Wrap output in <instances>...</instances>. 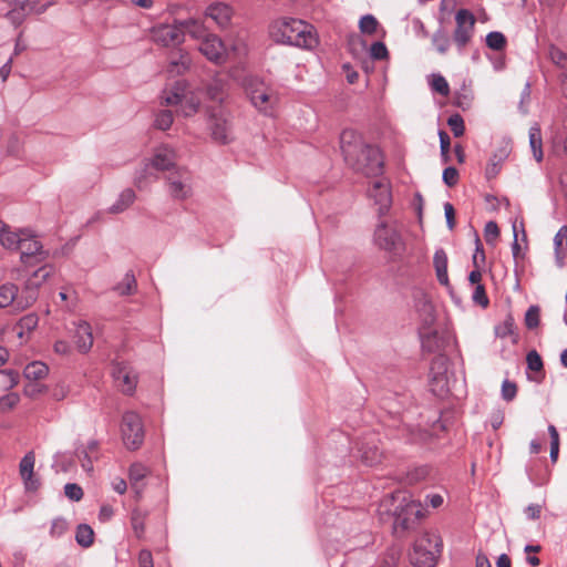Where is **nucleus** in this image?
I'll use <instances>...</instances> for the list:
<instances>
[{
    "label": "nucleus",
    "instance_id": "6e6d98bb",
    "mask_svg": "<svg viewBox=\"0 0 567 567\" xmlns=\"http://www.w3.org/2000/svg\"><path fill=\"white\" fill-rule=\"evenodd\" d=\"M20 401V396L16 392H10L0 398V411L6 412L13 409Z\"/></svg>",
    "mask_w": 567,
    "mask_h": 567
},
{
    "label": "nucleus",
    "instance_id": "e2e57ef3",
    "mask_svg": "<svg viewBox=\"0 0 567 567\" xmlns=\"http://www.w3.org/2000/svg\"><path fill=\"white\" fill-rule=\"evenodd\" d=\"M502 398L506 402H511L515 399L517 394V386L514 382H511L509 380H504L502 383Z\"/></svg>",
    "mask_w": 567,
    "mask_h": 567
},
{
    "label": "nucleus",
    "instance_id": "ddd939ff",
    "mask_svg": "<svg viewBox=\"0 0 567 567\" xmlns=\"http://www.w3.org/2000/svg\"><path fill=\"white\" fill-rule=\"evenodd\" d=\"M152 39L163 47H175L184 41V30L179 21L174 24H161L152 29Z\"/></svg>",
    "mask_w": 567,
    "mask_h": 567
},
{
    "label": "nucleus",
    "instance_id": "c756f323",
    "mask_svg": "<svg viewBox=\"0 0 567 567\" xmlns=\"http://www.w3.org/2000/svg\"><path fill=\"white\" fill-rule=\"evenodd\" d=\"M433 266L435 269L437 281L443 286H447V255L443 248H439L435 250L433 256Z\"/></svg>",
    "mask_w": 567,
    "mask_h": 567
},
{
    "label": "nucleus",
    "instance_id": "864d4df0",
    "mask_svg": "<svg viewBox=\"0 0 567 567\" xmlns=\"http://www.w3.org/2000/svg\"><path fill=\"white\" fill-rule=\"evenodd\" d=\"M472 300L475 305H478L482 308H486L488 306L489 300L483 285H476L474 287L472 292Z\"/></svg>",
    "mask_w": 567,
    "mask_h": 567
},
{
    "label": "nucleus",
    "instance_id": "79ce46f5",
    "mask_svg": "<svg viewBox=\"0 0 567 567\" xmlns=\"http://www.w3.org/2000/svg\"><path fill=\"white\" fill-rule=\"evenodd\" d=\"M205 94L212 101L221 102L224 100V84L220 80L214 79L205 89Z\"/></svg>",
    "mask_w": 567,
    "mask_h": 567
},
{
    "label": "nucleus",
    "instance_id": "412c9836",
    "mask_svg": "<svg viewBox=\"0 0 567 567\" xmlns=\"http://www.w3.org/2000/svg\"><path fill=\"white\" fill-rule=\"evenodd\" d=\"M189 91V85L184 80H177L174 83L167 84L161 93L162 105H178L183 102L186 93Z\"/></svg>",
    "mask_w": 567,
    "mask_h": 567
},
{
    "label": "nucleus",
    "instance_id": "f03ea898",
    "mask_svg": "<svg viewBox=\"0 0 567 567\" xmlns=\"http://www.w3.org/2000/svg\"><path fill=\"white\" fill-rule=\"evenodd\" d=\"M270 37L277 43L290 44L303 49H313L318 37L313 27L302 20L281 19L270 25Z\"/></svg>",
    "mask_w": 567,
    "mask_h": 567
},
{
    "label": "nucleus",
    "instance_id": "4468645a",
    "mask_svg": "<svg viewBox=\"0 0 567 567\" xmlns=\"http://www.w3.org/2000/svg\"><path fill=\"white\" fill-rule=\"evenodd\" d=\"M112 377L124 394L131 395L134 393L137 375L126 362H115L112 368Z\"/></svg>",
    "mask_w": 567,
    "mask_h": 567
},
{
    "label": "nucleus",
    "instance_id": "09e8293b",
    "mask_svg": "<svg viewBox=\"0 0 567 567\" xmlns=\"http://www.w3.org/2000/svg\"><path fill=\"white\" fill-rule=\"evenodd\" d=\"M447 124L455 137H460L464 134V120L460 114L451 115L447 120Z\"/></svg>",
    "mask_w": 567,
    "mask_h": 567
},
{
    "label": "nucleus",
    "instance_id": "bb28decb",
    "mask_svg": "<svg viewBox=\"0 0 567 567\" xmlns=\"http://www.w3.org/2000/svg\"><path fill=\"white\" fill-rule=\"evenodd\" d=\"M19 299L25 300V293L23 291L18 295V287L14 284H3L0 286V308H6L10 305H14L18 308L23 309L19 305Z\"/></svg>",
    "mask_w": 567,
    "mask_h": 567
},
{
    "label": "nucleus",
    "instance_id": "473e14b6",
    "mask_svg": "<svg viewBox=\"0 0 567 567\" xmlns=\"http://www.w3.org/2000/svg\"><path fill=\"white\" fill-rule=\"evenodd\" d=\"M23 236H24V228L13 231L9 227H6L0 233V244L6 249L17 250V249H19V247L21 245Z\"/></svg>",
    "mask_w": 567,
    "mask_h": 567
},
{
    "label": "nucleus",
    "instance_id": "393cba45",
    "mask_svg": "<svg viewBox=\"0 0 567 567\" xmlns=\"http://www.w3.org/2000/svg\"><path fill=\"white\" fill-rule=\"evenodd\" d=\"M74 342L81 353H87L93 346L92 328L86 321L75 323Z\"/></svg>",
    "mask_w": 567,
    "mask_h": 567
},
{
    "label": "nucleus",
    "instance_id": "5701e85b",
    "mask_svg": "<svg viewBox=\"0 0 567 567\" xmlns=\"http://www.w3.org/2000/svg\"><path fill=\"white\" fill-rule=\"evenodd\" d=\"M12 9L8 12V18L13 23H20L23 17L29 12L41 13L45 7L35 8L34 3L30 0H4Z\"/></svg>",
    "mask_w": 567,
    "mask_h": 567
},
{
    "label": "nucleus",
    "instance_id": "13d9d810",
    "mask_svg": "<svg viewBox=\"0 0 567 567\" xmlns=\"http://www.w3.org/2000/svg\"><path fill=\"white\" fill-rule=\"evenodd\" d=\"M171 64L175 68L181 66L184 70L190 69V58L187 52L178 51L171 58Z\"/></svg>",
    "mask_w": 567,
    "mask_h": 567
},
{
    "label": "nucleus",
    "instance_id": "bf43d9fd",
    "mask_svg": "<svg viewBox=\"0 0 567 567\" xmlns=\"http://www.w3.org/2000/svg\"><path fill=\"white\" fill-rule=\"evenodd\" d=\"M499 236V229L495 221H488L484 227V237L487 244L494 245Z\"/></svg>",
    "mask_w": 567,
    "mask_h": 567
},
{
    "label": "nucleus",
    "instance_id": "4be33fe9",
    "mask_svg": "<svg viewBox=\"0 0 567 567\" xmlns=\"http://www.w3.org/2000/svg\"><path fill=\"white\" fill-rule=\"evenodd\" d=\"M355 450L357 456L367 466H374L381 462L382 451L373 437L368 441L358 442Z\"/></svg>",
    "mask_w": 567,
    "mask_h": 567
},
{
    "label": "nucleus",
    "instance_id": "423d86ee",
    "mask_svg": "<svg viewBox=\"0 0 567 567\" xmlns=\"http://www.w3.org/2000/svg\"><path fill=\"white\" fill-rule=\"evenodd\" d=\"M442 540L436 534L425 533L413 545L411 563L416 567H434L441 554Z\"/></svg>",
    "mask_w": 567,
    "mask_h": 567
},
{
    "label": "nucleus",
    "instance_id": "aec40b11",
    "mask_svg": "<svg viewBox=\"0 0 567 567\" xmlns=\"http://www.w3.org/2000/svg\"><path fill=\"white\" fill-rule=\"evenodd\" d=\"M368 194L374 200L375 205L379 206L380 214L388 212L392 202V196L390 185L385 178L374 181L368 189Z\"/></svg>",
    "mask_w": 567,
    "mask_h": 567
},
{
    "label": "nucleus",
    "instance_id": "f704fd0d",
    "mask_svg": "<svg viewBox=\"0 0 567 567\" xmlns=\"http://www.w3.org/2000/svg\"><path fill=\"white\" fill-rule=\"evenodd\" d=\"M529 146L533 152L534 158L539 163L543 161V140L542 131L537 123L532 125L528 131Z\"/></svg>",
    "mask_w": 567,
    "mask_h": 567
},
{
    "label": "nucleus",
    "instance_id": "7ed1b4c3",
    "mask_svg": "<svg viewBox=\"0 0 567 567\" xmlns=\"http://www.w3.org/2000/svg\"><path fill=\"white\" fill-rule=\"evenodd\" d=\"M252 106L266 116H272L278 103L276 92L258 73H245L240 80Z\"/></svg>",
    "mask_w": 567,
    "mask_h": 567
},
{
    "label": "nucleus",
    "instance_id": "603ef678",
    "mask_svg": "<svg viewBox=\"0 0 567 567\" xmlns=\"http://www.w3.org/2000/svg\"><path fill=\"white\" fill-rule=\"evenodd\" d=\"M89 454L90 453H87V450L84 449V446H79L75 449V455L81 462L82 468L85 472L91 473L93 471V462Z\"/></svg>",
    "mask_w": 567,
    "mask_h": 567
},
{
    "label": "nucleus",
    "instance_id": "a18cd8bd",
    "mask_svg": "<svg viewBox=\"0 0 567 567\" xmlns=\"http://www.w3.org/2000/svg\"><path fill=\"white\" fill-rule=\"evenodd\" d=\"M495 336L501 339H505L506 337L514 333V318L508 315L505 320L497 324L494 329Z\"/></svg>",
    "mask_w": 567,
    "mask_h": 567
},
{
    "label": "nucleus",
    "instance_id": "c9c22d12",
    "mask_svg": "<svg viewBox=\"0 0 567 567\" xmlns=\"http://www.w3.org/2000/svg\"><path fill=\"white\" fill-rule=\"evenodd\" d=\"M147 473L148 468L142 463H133L130 467V481L137 498L141 497L143 491V486H140V483L145 478Z\"/></svg>",
    "mask_w": 567,
    "mask_h": 567
},
{
    "label": "nucleus",
    "instance_id": "c03bdc74",
    "mask_svg": "<svg viewBox=\"0 0 567 567\" xmlns=\"http://www.w3.org/2000/svg\"><path fill=\"white\" fill-rule=\"evenodd\" d=\"M429 84L434 92H437L443 96H446L450 93L447 81L440 74L436 75L433 73L432 78L429 80Z\"/></svg>",
    "mask_w": 567,
    "mask_h": 567
},
{
    "label": "nucleus",
    "instance_id": "7c9ffc66",
    "mask_svg": "<svg viewBox=\"0 0 567 567\" xmlns=\"http://www.w3.org/2000/svg\"><path fill=\"white\" fill-rule=\"evenodd\" d=\"M567 247V226H561L554 237V254L557 267L565 266V248Z\"/></svg>",
    "mask_w": 567,
    "mask_h": 567
},
{
    "label": "nucleus",
    "instance_id": "dca6fc26",
    "mask_svg": "<svg viewBox=\"0 0 567 567\" xmlns=\"http://www.w3.org/2000/svg\"><path fill=\"white\" fill-rule=\"evenodd\" d=\"M234 13V8L224 1L212 2L205 9V17L213 20L221 30L227 29L231 24Z\"/></svg>",
    "mask_w": 567,
    "mask_h": 567
},
{
    "label": "nucleus",
    "instance_id": "680f3d73",
    "mask_svg": "<svg viewBox=\"0 0 567 567\" xmlns=\"http://www.w3.org/2000/svg\"><path fill=\"white\" fill-rule=\"evenodd\" d=\"M433 44L435 47V49L440 52V53H445L450 47V39L449 37L442 32V31H437L434 35H433Z\"/></svg>",
    "mask_w": 567,
    "mask_h": 567
},
{
    "label": "nucleus",
    "instance_id": "3c124183",
    "mask_svg": "<svg viewBox=\"0 0 567 567\" xmlns=\"http://www.w3.org/2000/svg\"><path fill=\"white\" fill-rule=\"evenodd\" d=\"M549 58L558 68H567V54L559 48L551 45L549 48Z\"/></svg>",
    "mask_w": 567,
    "mask_h": 567
},
{
    "label": "nucleus",
    "instance_id": "6e6552de",
    "mask_svg": "<svg viewBox=\"0 0 567 567\" xmlns=\"http://www.w3.org/2000/svg\"><path fill=\"white\" fill-rule=\"evenodd\" d=\"M373 241L379 249L394 257L402 256L405 250L404 239L394 224L379 223L374 230Z\"/></svg>",
    "mask_w": 567,
    "mask_h": 567
},
{
    "label": "nucleus",
    "instance_id": "b1692460",
    "mask_svg": "<svg viewBox=\"0 0 567 567\" xmlns=\"http://www.w3.org/2000/svg\"><path fill=\"white\" fill-rule=\"evenodd\" d=\"M419 334L423 351L436 353L444 348L445 340L437 330L432 328L420 329Z\"/></svg>",
    "mask_w": 567,
    "mask_h": 567
},
{
    "label": "nucleus",
    "instance_id": "338daca9",
    "mask_svg": "<svg viewBox=\"0 0 567 567\" xmlns=\"http://www.w3.org/2000/svg\"><path fill=\"white\" fill-rule=\"evenodd\" d=\"M442 178L447 186L452 187L456 185L458 181V172L455 167L449 166L443 171Z\"/></svg>",
    "mask_w": 567,
    "mask_h": 567
},
{
    "label": "nucleus",
    "instance_id": "4c0bfd02",
    "mask_svg": "<svg viewBox=\"0 0 567 567\" xmlns=\"http://www.w3.org/2000/svg\"><path fill=\"white\" fill-rule=\"evenodd\" d=\"M75 540L80 546L89 548L94 540V532L92 527L87 524H80L76 527Z\"/></svg>",
    "mask_w": 567,
    "mask_h": 567
},
{
    "label": "nucleus",
    "instance_id": "a211bd4d",
    "mask_svg": "<svg viewBox=\"0 0 567 567\" xmlns=\"http://www.w3.org/2000/svg\"><path fill=\"white\" fill-rule=\"evenodd\" d=\"M199 51L212 62L220 64L226 59V49L216 34L210 33L202 40Z\"/></svg>",
    "mask_w": 567,
    "mask_h": 567
},
{
    "label": "nucleus",
    "instance_id": "49530a36",
    "mask_svg": "<svg viewBox=\"0 0 567 567\" xmlns=\"http://www.w3.org/2000/svg\"><path fill=\"white\" fill-rule=\"evenodd\" d=\"M486 44L493 50H502L506 44V39L503 33L493 31L486 35Z\"/></svg>",
    "mask_w": 567,
    "mask_h": 567
},
{
    "label": "nucleus",
    "instance_id": "9b49d317",
    "mask_svg": "<svg viewBox=\"0 0 567 567\" xmlns=\"http://www.w3.org/2000/svg\"><path fill=\"white\" fill-rule=\"evenodd\" d=\"M53 271L52 266L44 264L39 265L35 270L29 275V270L22 271L27 276V280L23 288L25 293V300L19 299V305L22 308L31 306L38 298V289L48 280Z\"/></svg>",
    "mask_w": 567,
    "mask_h": 567
},
{
    "label": "nucleus",
    "instance_id": "72a5a7b5",
    "mask_svg": "<svg viewBox=\"0 0 567 567\" xmlns=\"http://www.w3.org/2000/svg\"><path fill=\"white\" fill-rule=\"evenodd\" d=\"M179 25L184 30V34L188 33L192 38L197 40H203L210 34L204 23L195 19L179 21Z\"/></svg>",
    "mask_w": 567,
    "mask_h": 567
},
{
    "label": "nucleus",
    "instance_id": "c85d7f7f",
    "mask_svg": "<svg viewBox=\"0 0 567 567\" xmlns=\"http://www.w3.org/2000/svg\"><path fill=\"white\" fill-rule=\"evenodd\" d=\"M202 91L203 89H197L196 91L189 89V91L186 93L183 102L178 104L181 106L179 111L183 116L190 117L198 112L200 106V99L198 94Z\"/></svg>",
    "mask_w": 567,
    "mask_h": 567
},
{
    "label": "nucleus",
    "instance_id": "1a4fd4ad",
    "mask_svg": "<svg viewBox=\"0 0 567 567\" xmlns=\"http://www.w3.org/2000/svg\"><path fill=\"white\" fill-rule=\"evenodd\" d=\"M167 195L176 202H184L193 195V178L186 167L175 168L164 176Z\"/></svg>",
    "mask_w": 567,
    "mask_h": 567
},
{
    "label": "nucleus",
    "instance_id": "f3484780",
    "mask_svg": "<svg viewBox=\"0 0 567 567\" xmlns=\"http://www.w3.org/2000/svg\"><path fill=\"white\" fill-rule=\"evenodd\" d=\"M212 138L218 144H229L234 136L231 134V125L224 113H213L210 115Z\"/></svg>",
    "mask_w": 567,
    "mask_h": 567
},
{
    "label": "nucleus",
    "instance_id": "ea45409f",
    "mask_svg": "<svg viewBox=\"0 0 567 567\" xmlns=\"http://www.w3.org/2000/svg\"><path fill=\"white\" fill-rule=\"evenodd\" d=\"M147 513L140 508H134L131 514V525L137 538H142L145 532V519Z\"/></svg>",
    "mask_w": 567,
    "mask_h": 567
},
{
    "label": "nucleus",
    "instance_id": "9d476101",
    "mask_svg": "<svg viewBox=\"0 0 567 567\" xmlns=\"http://www.w3.org/2000/svg\"><path fill=\"white\" fill-rule=\"evenodd\" d=\"M121 435L127 450H138L145 437L144 424L138 413L126 411L122 415Z\"/></svg>",
    "mask_w": 567,
    "mask_h": 567
},
{
    "label": "nucleus",
    "instance_id": "de8ad7c7",
    "mask_svg": "<svg viewBox=\"0 0 567 567\" xmlns=\"http://www.w3.org/2000/svg\"><path fill=\"white\" fill-rule=\"evenodd\" d=\"M540 309L538 306H530L525 313V324L528 329H535L539 324Z\"/></svg>",
    "mask_w": 567,
    "mask_h": 567
},
{
    "label": "nucleus",
    "instance_id": "0eeeda50",
    "mask_svg": "<svg viewBox=\"0 0 567 567\" xmlns=\"http://www.w3.org/2000/svg\"><path fill=\"white\" fill-rule=\"evenodd\" d=\"M19 250L20 261L22 264L21 271L27 272L28 269L45 262L49 258V250L44 249L34 231L30 228H24V236L22 237Z\"/></svg>",
    "mask_w": 567,
    "mask_h": 567
},
{
    "label": "nucleus",
    "instance_id": "2f4dec72",
    "mask_svg": "<svg viewBox=\"0 0 567 567\" xmlns=\"http://www.w3.org/2000/svg\"><path fill=\"white\" fill-rule=\"evenodd\" d=\"M136 199V194L132 188L123 189L113 205L107 208L110 214L116 215L125 212Z\"/></svg>",
    "mask_w": 567,
    "mask_h": 567
},
{
    "label": "nucleus",
    "instance_id": "0e129e2a",
    "mask_svg": "<svg viewBox=\"0 0 567 567\" xmlns=\"http://www.w3.org/2000/svg\"><path fill=\"white\" fill-rule=\"evenodd\" d=\"M65 496L74 502H79L83 497V491L80 485L75 483H68L64 485Z\"/></svg>",
    "mask_w": 567,
    "mask_h": 567
},
{
    "label": "nucleus",
    "instance_id": "2eb2a0df",
    "mask_svg": "<svg viewBox=\"0 0 567 567\" xmlns=\"http://www.w3.org/2000/svg\"><path fill=\"white\" fill-rule=\"evenodd\" d=\"M455 21L454 41L463 48L473 34L475 18L468 10L461 9L456 12Z\"/></svg>",
    "mask_w": 567,
    "mask_h": 567
},
{
    "label": "nucleus",
    "instance_id": "39448f33",
    "mask_svg": "<svg viewBox=\"0 0 567 567\" xmlns=\"http://www.w3.org/2000/svg\"><path fill=\"white\" fill-rule=\"evenodd\" d=\"M393 498L399 501L393 513L394 532H406L414 528L422 516L421 503L406 493H396Z\"/></svg>",
    "mask_w": 567,
    "mask_h": 567
},
{
    "label": "nucleus",
    "instance_id": "58836bf2",
    "mask_svg": "<svg viewBox=\"0 0 567 567\" xmlns=\"http://www.w3.org/2000/svg\"><path fill=\"white\" fill-rule=\"evenodd\" d=\"M136 289V279L133 271H127L123 279L114 287L120 296H130Z\"/></svg>",
    "mask_w": 567,
    "mask_h": 567
},
{
    "label": "nucleus",
    "instance_id": "e433bc0d",
    "mask_svg": "<svg viewBox=\"0 0 567 567\" xmlns=\"http://www.w3.org/2000/svg\"><path fill=\"white\" fill-rule=\"evenodd\" d=\"M49 373V368L41 361H33L25 365L23 375L30 381H39L44 379Z\"/></svg>",
    "mask_w": 567,
    "mask_h": 567
},
{
    "label": "nucleus",
    "instance_id": "4d7b16f0",
    "mask_svg": "<svg viewBox=\"0 0 567 567\" xmlns=\"http://www.w3.org/2000/svg\"><path fill=\"white\" fill-rule=\"evenodd\" d=\"M527 368L532 371L538 372L543 370V360L536 350H530L526 355Z\"/></svg>",
    "mask_w": 567,
    "mask_h": 567
},
{
    "label": "nucleus",
    "instance_id": "cd10ccee",
    "mask_svg": "<svg viewBox=\"0 0 567 567\" xmlns=\"http://www.w3.org/2000/svg\"><path fill=\"white\" fill-rule=\"evenodd\" d=\"M415 307L422 321L421 329L431 328L435 321L434 307L432 302L425 296H422L416 300Z\"/></svg>",
    "mask_w": 567,
    "mask_h": 567
},
{
    "label": "nucleus",
    "instance_id": "37998d69",
    "mask_svg": "<svg viewBox=\"0 0 567 567\" xmlns=\"http://www.w3.org/2000/svg\"><path fill=\"white\" fill-rule=\"evenodd\" d=\"M19 382V373L12 369L0 370V386L4 390L14 388Z\"/></svg>",
    "mask_w": 567,
    "mask_h": 567
},
{
    "label": "nucleus",
    "instance_id": "69168bd1",
    "mask_svg": "<svg viewBox=\"0 0 567 567\" xmlns=\"http://www.w3.org/2000/svg\"><path fill=\"white\" fill-rule=\"evenodd\" d=\"M388 49L383 42H374L370 48V55L374 60H382L388 56Z\"/></svg>",
    "mask_w": 567,
    "mask_h": 567
},
{
    "label": "nucleus",
    "instance_id": "f8f14e48",
    "mask_svg": "<svg viewBox=\"0 0 567 567\" xmlns=\"http://www.w3.org/2000/svg\"><path fill=\"white\" fill-rule=\"evenodd\" d=\"M430 386L436 396H444L450 392L447 378V358L436 355L430 368Z\"/></svg>",
    "mask_w": 567,
    "mask_h": 567
},
{
    "label": "nucleus",
    "instance_id": "a19ab883",
    "mask_svg": "<svg viewBox=\"0 0 567 567\" xmlns=\"http://www.w3.org/2000/svg\"><path fill=\"white\" fill-rule=\"evenodd\" d=\"M174 122V115L169 110H158L154 113L153 126L159 131H167Z\"/></svg>",
    "mask_w": 567,
    "mask_h": 567
},
{
    "label": "nucleus",
    "instance_id": "a878e982",
    "mask_svg": "<svg viewBox=\"0 0 567 567\" xmlns=\"http://www.w3.org/2000/svg\"><path fill=\"white\" fill-rule=\"evenodd\" d=\"M509 153L511 146L508 143H505L493 153L485 168V176L487 179L496 177V175L499 173L502 164L508 157Z\"/></svg>",
    "mask_w": 567,
    "mask_h": 567
},
{
    "label": "nucleus",
    "instance_id": "f257e3e1",
    "mask_svg": "<svg viewBox=\"0 0 567 567\" xmlns=\"http://www.w3.org/2000/svg\"><path fill=\"white\" fill-rule=\"evenodd\" d=\"M340 146L346 163L365 176H379L383 168L381 151L363 141L354 130H344L340 135Z\"/></svg>",
    "mask_w": 567,
    "mask_h": 567
},
{
    "label": "nucleus",
    "instance_id": "052dcab7",
    "mask_svg": "<svg viewBox=\"0 0 567 567\" xmlns=\"http://www.w3.org/2000/svg\"><path fill=\"white\" fill-rule=\"evenodd\" d=\"M530 93H532L530 82L527 81L525 83V86H524L522 93H520V100L518 103V110L524 115H526L528 113V104L530 102Z\"/></svg>",
    "mask_w": 567,
    "mask_h": 567
},
{
    "label": "nucleus",
    "instance_id": "20e7f679",
    "mask_svg": "<svg viewBox=\"0 0 567 567\" xmlns=\"http://www.w3.org/2000/svg\"><path fill=\"white\" fill-rule=\"evenodd\" d=\"M176 161L177 152L175 147L165 143L157 145L154 147L152 156L144 159L143 167L135 172L134 185L138 189H143L145 179L151 176V169L171 173L175 168H179L181 166L176 164Z\"/></svg>",
    "mask_w": 567,
    "mask_h": 567
},
{
    "label": "nucleus",
    "instance_id": "6ab92c4d",
    "mask_svg": "<svg viewBox=\"0 0 567 567\" xmlns=\"http://www.w3.org/2000/svg\"><path fill=\"white\" fill-rule=\"evenodd\" d=\"M35 455L28 452L20 461L19 473L27 492H35L40 486L39 478L34 475Z\"/></svg>",
    "mask_w": 567,
    "mask_h": 567
},
{
    "label": "nucleus",
    "instance_id": "8fccbe9b",
    "mask_svg": "<svg viewBox=\"0 0 567 567\" xmlns=\"http://www.w3.org/2000/svg\"><path fill=\"white\" fill-rule=\"evenodd\" d=\"M359 28L363 33L373 34L378 28V20L372 14L363 16L360 19Z\"/></svg>",
    "mask_w": 567,
    "mask_h": 567
},
{
    "label": "nucleus",
    "instance_id": "774afa93",
    "mask_svg": "<svg viewBox=\"0 0 567 567\" xmlns=\"http://www.w3.org/2000/svg\"><path fill=\"white\" fill-rule=\"evenodd\" d=\"M140 567H154L153 556L148 549H142L138 554Z\"/></svg>",
    "mask_w": 567,
    "mask_h": 567
},
{
    "label": "nucleus",
    "instance_id": "5fc2aeb1",
    "mask_svg": "<svg viewBox=\"0 0 567 567\" xmlns=\"http://www.w3.org/2000/svg\"><path fill=\"white\" fill-rule=\"evenodd\" d=\"M68 530V522L62 517H56L51 523L50 535L53 538H60Z\"/></svg>",
    "mask_w": 567,
    "mask_h": 567
}]
</instances>
